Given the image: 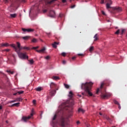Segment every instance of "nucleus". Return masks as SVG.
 <instances>
[{"label": "nucleus", "instance_id": "f257e3e1", "mask_svg": "<svg viewBox=\"0 0 127 127\" xmlns=\"http://www.w3.org/2000/svg\"><path fill=\"white\" fill-rule=\"evenodd\" d=\"M93 83L92 82H86L85 83H82L81 88L82 90H84L86 93L90 96H93V94L91 92L92 89V86H93Z\"/></svg>", "mask_w": 127, "mask_h": 127}, {"label": "nucleus", "instance_id": "f03ea898", "mask_svg": "<svg viewBox=\"0 0 127 127\" xmlns=\"http://www.w3.org/2000/svg\"><path fill=\"white\" fill-rule=\"evenodd\" d=\"M17 53L18 54V57L20 59H24V60H28V56L26 54V53H23L21 52V51H17Z\"/></svg>", "mask_w": 127, "mask_h": 127}, {"label": "nucleus", "instance_id": "7ed1b4c3", "mask_svg": "<svg viewBox=\"0 0 127 127\" xmlns=\"http://www.w3.org/2000/svg\"><path fill=\"white\" fill-rule=\"evenodd\" d=\"M16 45H17V48H16L17 51H21L22 49H24L26 50H30V48H29V47H23L22 46H21L20 45V43L18 42H17Z\"/></svg>", "mask_w": 127, "mask_h": 127}, {"label": "nucleus", "instance_id": "20e7f679", "mask_svg": "<svg viewBox=\"0 0 127 127\" xmlns=\"http://www.w3.org/2000/svg\"><path fill=\"white\" fill-rule=\"evenodd\" d=\"M31 117H33V113H31L30 116H29L28 117L23 116L22 118V121H24V122H27L28 120H30V119L31 118Z\"/></svg>", "mask_w": 127, "mask_h": 127}, {"label": "nucleus", "instance_id": "39448f33", "mask_svg": "<svg viewBox=\"0 0 127 127\" xmlns=\"http://www.w3.org/2000/svg\"><path fill=\"white\" fill-rule=\"evenodd\" d=\"M48 15L50 17H52V18H54V17L56 16V14H55V11L52 10H51L49 11Z\"/></svg>", "mask_w": 127, "mask_h": 127}, {"label": "nucleus", "instance_id": "423d86ee", "mask_svg": "<svg viewBox=\"0 0 127 127\" xmlns=\"http://www.w3.org/2000/svg\"><path fill=\"white\" fill-rule=\"evenodd\" d=\"M60 125L62 127H65V119L64 118H61L60 120Z\"/></svg>", "mask_w": 127, "mask_h": 127}, {"label": "nucleus", "instance_id": "0eeeda50", "mask_svg": "<svg viewBox=\"0 0 127 127\" xmlns=\"http://www.w3.org/2000/svg\"><path fill=\"white\" fill-rule=\"evenodd\" d=\"M106 1H109V3L108 2L106 4V8L107 9H109L110 8H112V7L110 6L111 4H113V2L111 0H106Z\"/></svg>", "mask_w": 127, "mask_h": 127}, {"label": "nucleus", "instance_id": "6e6552de", "mask_svg": "<svg viewBox=\"0 0 127 127\" xmlns=\"http://www.w3.org/2000/svg\"><path fill=\"white\" fill-rule=\"evenodd\" d=\"M56 119H57V115L55 114L53 118L52 121V124L53 125V126H55L56 124L58 123V121H57L56 122H54L56 120Z\"/></svg>", "mask_w": 127, "mask_h": 127}, {"label": "nucleus", "instance_id": "1a4fd4ad", "mask_svg": "<svg viewBox=\"0 0 127 127\" xmlns=\"http://www.w3.org/2000/svg\"><path fill=\"white\" fill-rule=\"evenodd\" d=\"M22 31L24 32H33L34 31V29L32 28H28V29H25V28H22Z\"/></svg>", "mask_w": 127, "mask_h": 127}, {"label": "nucleus", "instance_id": "9d476101", "mask_svg": "<svg viewBox=\"0 0 127 127\" xmlns=\"http://www.w3.org/2000/svg\"><path fill=\"white\" fill-rule=\"evenodd\" d=\"M111 95L112 94L111 93H106L105 94H103L101 96V98H102V99H108V98H110Z\"/></svg>", "mask_w": 127, "mask_h": 127}, {"label": "nucleus", "instance_id": "9b49d317", "mask_svg": "<svg viewBox=\"0 0 127 127\" xmlns=\"http://www.w3.org/2000/svg\"><path fill=\"white\" fill-rule=\"evenodd\" d=\"M55 94H56V90H53L50 92V95L51 97H53V96H55Z\"/></svg>", "mask_w": 127, "mask_h": 127}, {"label": "nucleus", "instance_id": "f8f14e48", "mask_svg": "<svg viewBox=\"0 0 127 127\" xmlns=\"http://www.w3.org/2000/svg\"><path fill=\"white\" fill-rule=\"evenodd\" d=\"M56 87H57V85H56V84L54 83V82L51 83L50 88L51 89H55Z\"/></svg>", "mask_w": 127, "mask_h": 127}, {"label": "nucleus", "instance_id": "ddd939ff", "mask_svg": "<svg viewBox=\"0 0 127 127\" xmlns=\"http://www.w3.org/2000/svg\"><path fill=\"white\" fill-rule=\"evenodd\" d=\"M52 79H53V80H55V81H56L57 80H60V77L57 76H54L52 77Z\"/></svg>", "mask_w": 127, "mask_h": 127}, {"label": "nucleus", "instance_id": "4468645a", "mask_svg": "<svg viewBox=\"0 0 127 127\" xmlns=\"http://www.w3.org/2000/svg\"><path fill=\"white\" fill-rule=\"evenodd\" d=\"M59 44V43H57L56 42H55L54 44H52V46L54 48H57V46Z\"/></svg>", "mask_w": 127, "mask_h": 127}, {"label": "nucleus", "instance_id": "2eb2a0df", "mask_svg": "<svg viewBox=\"0 0 127 127\" xmlns=\"http://www.w3.org/2000/svg\"><path fill=\"white\" fill-rule=\"evenodd\" d=\"M35 90L37 92H40V91H42V90H43V88H42V87H37L35 89Z\"/></svg>", "mask_w": 127, "mask_h": 127}, {"label": "nucleus", "instance_id": "dca6fc26", "mask_svg": "<svg viewBox=\"0 0 127 127\" xmlns=\"http://www.w3.org/2000/svg\"><path fill=\"white\" fill-rule=\"evenodd\" d=\"M94 41H97V40H99V35H98V34H95V35L94 37Z\"/></svg>", "mask_w": 127, "mask_h": 127}, {"label": "nucleus", "instance_id": "f3484780", "mask_svg": "<svg viewBox=\"0 0 127 127\" xmlns=\"http://www.w3.org/2000/svg\"><path fill=\"white\" fill-rule=\"evenodd\" d=\"M30 38V36H26L25 37H23L22 39H24V40H28Z\"/></svg>", "mask_w": 127, "mask_h": 127}, {"label": "nucleus", "instance_id": "a211bd4d", "mask_svg": "<svg viewBox=\"0 0 127 127\" xmlns=\"http://www.w3.org/2000/svg\"><path fill=\"white\" fill-rule=\"evenodd\" d=\"M64 110H66V111H67L70 108V106L69 105H65V106L63 107Z\"/></svg>", "mask_w": 127, "mask_h": 127}, {"label": "nucleus", "instance_id": "6ab92c4d", "mask_svg": "<svg viewBox=\"0 0 127 127\" xmlns=\"http://www.w3.org/2000/svg\"><path fill=\"white\" fill-rule=\"evenodd\" d=\"M45 50H46L45 48H43V49H42L40 50H37V52H38L39 53H41L43 52Z\"/></svg>", "mask_w": 127, "mask_h": 127}, {"label": "nucleus", "instance_id": "aec40b11", "mask_svg": "<svg viewBox=\"0 0 127 127\" xmlns=\"http://www.w3.org/2000/svg\"><path fill=\"white\" fill-rule=\"evenodd\" d=\"M28 61L30 62V65H32V64L34 63V61H33V59L28 60Z\"/></svg>", "mask_w": 127, "mask_h": 127}, {"label": "nucleus", "instance_id": "412c9836", "mask_svg": "<svg viewBox=\"0 0 127 127\" xmlns=\"http://www.w3.org/2000/svg\"><path fill=\"white\" fill-rule=\"evenodd\" d=\"M10 46L11 47H13V48H14V50L15 52H16V46H15V45L14 44H12V45H10Z\"/></svg>", "mask_w": 127, "mask_h": 127}, {"label": "nucleus", "instance_id": "4be33fe9", "mask_svg": "<svg viewBox=\"0 0 127 127\" xmlns=\"http://www.w3.org/2000/svg\"><path fill=\"white\" fill-rule=\"evenodd\" d=\"M114 9H115V10H118V11H121V10H122V9L119 7H115Z\"/></svg>", "mask_w": 127, "mask_h": 127}, {"label": "nucleus", "instance_id": "5701e85b", "mask_svg": "<svg viewBox=\"0 0 127 127\" xmlns=\"http://www.w3.org/2000/svg\"><path fill=\"white\" fill-rule=\"evenodd\" d=\"M78 112L79 113H82L83 114H84L85 113V110H84L83 109H82L81 108H79L78 109Z\"/></svg>", "mask_w": 127, "mask_h": 127}, {"label": "nucleus", "instance_id": "b1692460", "mask_svg": "<svg viewBox=\"0 0 127 127\" xmlns=\"http://www.w3.org/2000/svg\"><path fill=\"white\" fill-rule=\"evenodd\" d=\"M55 1H56V0H51L50 1H48V4H52V3H53V2H55Z\"/></svg>", "mask_w": 127, "mask_h": 127}, {"label": "nucleus", "instance_id": "393cba45", "mask_svg": "<svg viewBox=\"0 0 127 127\" xmlns=\"http://www.w3.org/2000/svg\"><path fill=\"white\" fill-rule=\"evenodd\" d=\"M68 96H69V98H72V97H73V92H72L71 91H70L69 92Z\"/></svg>", "mask_w": 127, "mask_h": 127}, {"label": "nucleus", "instance_id": "a878e982", "mask_svg": "<svg viewBox=\"0 0 127 127\" xmlns=\"http://www.w3.org/2000/svg\"><path fill=\"white\" fill-rule=\"evenodd\" d=\"M64 85L65 88H66V89H69L70 88L69 85H68L66 83H64Z\"/></svg>", "mask_w": 127, "mask_h": 127}, {"label": "nucleus", "instance_id": "bb28decb", "mask_svg": "<svg viewBox=\"0 0 127 127\" xmlns=\"http://www.w3.org/2000/svg\"><path fill=\"white\" fill-rule=\"evenodd\" d=\"M94 48L93 46H91L89 48V52L91 53V52H93V50H94Z\"/></svg>", "mask_w": 127, "mask_h": 127}, {"label": "nucleus", "instance_id": "cd10ccee", "mask_svg": "<svg viewBox=\"0 0 127 127\" xmlns=\"http://www.w3.org/2000/svg\"><path fill=\"white\" fill-rule=\"evenodd\" d=\"M2 46H4L5 47H8V46H9V44L7 43L2 44Z\"/></svg>", "mask_w": 127, "mask_h": 127}, {"label": "nucleus", "instance_id": "c85d7f7f", "mask_svg": "<svg viewBox=\"0 0 127 127\" xmlns=\"http://www.w3.org/2000/svg\"><path fill=\"white\" fill-rule=\"evenodd\" d=\"M24 93V91H17L16 94H18L19 95H21Z\"/></svg>", "mask_w": 127, "mask_h": 127}, {"label": "nucleus", "instance_id": "c756f323", "mask_svg": "<svg viewBox=\"0 0 127 127\" xmlns=\"http://www.w3.org/2000/svg\"><path fill=\"white\" fill-rule=\"evenodd\" d=\"M16 102H22V99H21V98H17Z\"/></svg>", "mask_w": 127, "mask_h": 127}, {"label": "nucleus", "instance_id": "7c9ffc66", "mask_svg": "<svg viewBox=\"0 0 127 127\" xmlns=\"http://www.w3.org/2000/svg\"><path fill=\"white\" fill-rule=\"evenodd\" d=\"M37 41H38V40L37 39H36V38H34L32 40V42H33L34 43L37 42Z\"/></svg>", "mask_w": 127, "mask_h": 127}, {"label": "nucleus", "instance_id": "2f4dec72", "mask_svg": "<svg viewBox=\"0 0 127 127\" xmlns=\"http://www.w3.org/2000/svg\"><path fill=\"white\" fill-rule=\"evenodd\" d=\"M114 104H115L116 105H120V103H119V102H118V101H117V100H114Z\"/></svg>", "mask_w": 127, "mask_h": 127}, {"label": "nucleus", "instance_id": "473e14b6", "mask_svg": "<svg viewBox=\"0 0 127 127\" xmlns=\"http://www.w3.org/2000/svg\"><path fill=\"white\" fill-rule=\"evenodd\" d=\"M10 16L11 17L14 18V17H15V16H16V14H11Z\"/></svg>", "mask_w": 127, "mask_h": 127}, {"label": "nucleus", "instance_id": "72a5a7b5", "mask_svg": "<svg viewBox=\"0 0 127 127\" xmlns=\"http://www.w3.org/2000/svg\"><path fill=\"white\" fill-rule=\"evenodd\" d=\"M46 33L48 35V37H50V35H51V32H49V33L46 32Z\"/></svg>", "mask_w": 127, "mask_h": 127}, {"label": "nucleus", "instance_id": "f704fd0d", "mask_svg": "<svg viewBox=\"0 0 127 127\" xmlns=\"http://www.w3.org/2000/svg\"><path fill=\"white\" fill-rule=\"evenodd\" d=\"M15 102H16V100L9 101V103L10 104H12V103H15Z\"/></svg>", "mask_w": 127, "mask_h": 127}, {"label": "nucleus", "instance_id": "c9c22d12", "mask_svg": "<svg viewBox=\"0 0 127 127\" xmlns=\"http://www.w3.org/2000/svg\"><path fill=\"white\" fill-rule=\"evenodd\" d=\"M61 55H62V56H63L64 57H65V56H66V53H64V52L62 53L61 54Z\"/></svg>", "mask_w": 127, "mask_h": 127}, {"label": "nucleus", "instance_id": "e433bc0d", "mask_svg": "<svg viewBox=\"0 0 127 127\" xmlns=\"http://www.w3.org/2000/svg\"><path fill=\"white\" fill-rule=\"evenodd\" d=\"M7 72H8V73H10V74H13V73H14V71H11L10 70H7Z\"/></svg>", "mask_w": 127, "mask_h": 127}, {"label": "nucleus", "instance_id": "4c0bfd02", "mask_svg": "<svg viewBox=\"0 0 127 127\" xmlns=\"http://www.w3.org/2000/svg\"><path fill=\"white\" fill-rule=\"evenodd\" d=\"M115 34H120V29H118L116 32Z\"/></svg>", "mask_w": 127, "mask_h": 127}, {"label": "nucleus", "instance_id": "58836bf2", "mask_svg": "<svg viewBox=\"0 0 127 127\" xmlns=\"http://www.w3.org/2000/svg\"><path fill=\"white\" fill-rule=\"evenodd\" d=\"M17 0H19L20 2H25V0H17Z\"/></svg>", "mask_w": 127, "mask_h": 127}, {"label": "nucleus", "instance_id": "ea45409f", "mask_svg": "<svg viewBox=\"0 0 127 127\" xmlns=\"http://www.w3.org/2000/svg\"><path fill=\"white\" fill-rule=\"evenodd\" d=\"M39 48V47H34L32 48V49H34L35 50H36V49H38V48Z\"/></svg>", "mask_w": 127, "mask_h": 127}, {"label": "nucleus", "instance_id": "a19ab883", "mask_svg": "<svg viewBox=\"0 0 127 127\" xmlns=\"http://www.w3.org/2000/svg\"><path fill=\"white\" fill-rule=\"evenodd\" d=\"M10 107H16V103H14L13 104H12Z\"/></svg>", "mask_w": 127, "mask_h": 127}, {"label": "nucleus", "instance_id": "79ce46f5", "mask_svg": "<svg viewBox=\"0 0 127 127\" xmlns=\"http://www.w3.org/2000/svg\"><path fill=\"white\" fill-rule=\"evenodd\" d=\"M125 31H126L125 29H122V32H121V35H123V34H124V32H125Z\"/></svg>", "mask_w": 127, "mask_h": 127}, {"label": "nucleus", "instance_id": "37998d69", "mask_svg": "<svg viewBox=\"0 0 127 127\" xmlns=\"http://www.w3.org/2000/svg\"><path fill=\"white\" fill-rule=\"evenodd\" d=\"M105 119L107 120V121H111V118H110L109 117H106L105 118Z\"/></svg>", "mask_w": 127, "mask_h": 127}, {"label": "nucleus", "instance_id": "c03bdc74", "mask_svg": "<svg viewBox=\"0 0 127 127\" xmlns=\"http://www.w3.org/2000/svg\"><path fill=\"white\" fill-rule=\"evenodd\" d=\"M103 87H104V83H101V84L100 88H101V89H103Z\"/></svg>", "mask_w": 127, "mask_h": 127}, {"label": "nucleus", "instance_id": "a18cd8bd", "mask_svg": "<svg viewBox=\"0 0 127 127\" xmlns=\"http://www.w3.org/2000/svg\"><path fill=\"white\" fill-rule=\"evenodd\" d=\"M63 16H64V14H60L59 17H63Z\"/></svg>", "mask_w": 127, "mask_h": 127}, {"label": "nucleus", "instance_id": "49530a36", "mask_svg": "<svg viewBox=\"0 0 127 127\" xmlns=\"http://www.w3.org/2000/svg\"><path fill=\"white\" fill-rule=\"evenodd\" d=\"M4 51H6V52H8L9 51H10V49H5L4 50Z\"/></svg>", "mask_w": 127, "mask_h": 127}, {"label": "nucleus", "instance_id": "de8ad7c7", "mask_svg": "<svg viewBox=\"0 0 127 127\" xmlns=\"http://www.w3.org/2000/svg\"><path fill=\"white\" fill-rule=\"evenodd\" d=\"M99 92H100V88H97L96 94H99Z\"/></svg>", "mask_w": 127, "mask_h": 127}, {"label": "nucleus", "instance_id": "09e8293b", "mask_svg": "<svg viewBox=\"0 0 127 127\" xmlns=\"http://www.w3.org/2000/svg\"><path fill=\"white\" fill-rule=\"evenodd\" d=\"M46 59H47V60H49V59H50V57H49V56H47L46 58H45Z\"/></svg>", "mask_w": 127, "mask_h": 127}, {"label": "nucleus", "instance_id": "8fccbe9b", "mask_svg": "<svg viewBox=\"0 0 127 127\" xmlns=\"http://www.w3.org/2000/svg\"><path fill=\"white\" fill-rule=\"evenodd\" d=\"M20 104V103L19 102L16 103V107H19Z\"/></svg>", "mask_w": 127, "mask_h": 127}, {"label": "nucleus", "instance_id": "3c124183", "mask_svg": "<svg viewBox=\"0 0 127 127\" xmlns=\"http://www.w3.org/2000/svg\"><path fill=\"white\" fill-rule=\"evenodd\" d=\"M33 103L34 105H35V104H36V100H33Z\"/></svg>", "mask_w": 127, "mask_h": 127}, {"label": "nucleus", "instance_id": "603ef678", "mask_svg": "<svg viewBox=\"0 0 127 127\" xmlns=\"http://www.w3.org/2000/svg\"><path fill=\"white\" fill-rule=\"evenodd\" d=\"M102 13L103 14V15H106V13H105V11H102Z\"/></svg>", "mask_w": 127, "mask_h": 127}, {"label": "nucleus", "instance_id": "864d4df0", "mask_svg": "<svg viewBox=\"0 0 127 127\" xmlns=\"http://www.w3.org/2000/svg\"><path fill=\"white\" fill-rule=\"evenodd\" d=\"M75 6H76L75 5H72V6L70 7V8H74V7H75Z\"/></svg>", "mask_w": 127, "mask_h": 127}, {"label": "nucleus", "instance_id": "5fc2aeb1", "mask_svg": "<svg viewBox=\"0 0 127 127\" xmlns=\"http://www.w3.org/2000/svg\"><path fill=\"white\" fill-rule=\"evenodd\" d=\"M12 57H13V58H14V60L15 61V55H12Z\"/></svg>", "mask_w": 127, "mask_h": 127}, {"label": "nucleus", "instance_id": "6e6d98bb", "mask_svg": "<svg viewBox=\"0 0 127 127\" xmlns=\"http://www.w3.org/2000/svg\"><path fill=\"white\" fill-rule=\"evenodd\" d=\"M63 64H66V61H63Z\"/></svg>", "mask_w": 127, "mask_h": 127}, {"label": "nucleus", "instance_id": "4d7b16f0", "mask_svg": "<svg viewBox=\"0 0 127 127\" xmlns=\"http://www.w3.org/2000/svg\"><path fill=\"white\" fill-rule=\"evenodd\" d=\"M66 0H62V2H63L64 3H65V2H66Z\"/></svg>", "mask_w": 127, "mask_h": 127}, {"label": "nucleus", "instance_id": "13d9d810", "mask_svg": "<svg viewBox=\"0 0 127 127\" xmlns=\"http://www.w3.org/2000/svg\"><path fill=\"white\" fill-rule=\"evenodd\" d=\"M78 56H84V55L82 54H79Z\"/></svg>", "mask_w": 127, "mask_h": 127}, {"label": "nucleus", "instance_id": "bf43d9fd", "mask_svg": "<svg viewBox=\"0 0 127 127\" xmlns=\"http://www.w3.org/2000/svg\"><path fill=\"white\" fill-rule=\"evenodd\" d=\"M45 12H47V10H46V9L44 10L43 13H45Z\"/></svg>", "mask_w": 127, "mask_h": 127}, {"label": "nucleus", "instance_id": "052dcab7", "mask_svg": "<svg viewBox=\"0 0 127 127\" xmlns=\"http://www.w3.org/2000/svg\"><path fill=\"white\" fill-rule=\"evenodd\" d=\"M100 3H101V4L104 3V0H101Z\"/></svg>", "mask_w": 127, "mask_h": 127}, {"label": "nucleus", "instance_id": "680f3d73", "mask_svg": "<svg viewBox=\"0 0 127 127\" xmlns=\"http://www.w3.org/2000/svg\"><path fill=\"white\" fill-rule=\"evenodd\" d=\"M76 124L77 125H80V121H77Z\"/></svg>", "mask_w": 127, "mask_h": 127}, {"label": "nucleus", "instance_id": "e2e57ef3", "mask_svg": "<svg viewBox=\"0 0 127 127\" xmlns=\"http://www.w3.org/2000/svg\"><path fill=\"white\" fill-rule=\"evenodd\" d=\"M72 60H75V59H76L75 57H73L72 58Z\"/></svg>", "mask_w": 127, "mask_h": 127}, {"label": "nucleus", "instance_id": "0e129e2a", "mask_svg": "<svg viewBox=\"0 0 127 127\" xmlns=\"http://www.w3.org/2000/svg\"><path fill=\"white\" fill-rule=\"evenodd\" d=\"M108 121H109V123L110 124H112V119H111V120H108Z\"/></svg>", "mask_w": 127, "mask_h": 127}, {"label": "nucleus", "instance_id": "69168bd1", "mask_svg": "<svg viewBox=\"0 0 127 127\" xmlns=\"http://www.w3.org/2000/svg\"><path fill=\"white\" fill-rule=\"evenodd\" d=\"M119 106V110H121V105L119 104V105H118Z\"/></svg>", "mask_w": 127, "mask_h": 127}, {"label": "nucleus", "instance_id": "338daca9", "mask_svg": "<svg viewBox=\"0 0 127 127\" xmlns=\"http://www.w3.org/2000/svg\"><path fill=\"white\" fill-rule=\"evenodd\" d=\"M86 125L87 127H90V125H89V124H87H87H86Z\"/></svg>", "mask_w": 127, "mask_h": 127}, {"label": "nucleus", "instance_id": "774afa93", "mask_svg": "<svg viewBox=\"0 0 127 127\" xmlns=\"http://www.w3.org/2000/svg\"><path fill=\"white\" fill-rule=\"evenodd\" d=\"M0 110H2V106H0Z\"/></svg>", "mask_w": 127, "mask_h": 127}]
</instances>
